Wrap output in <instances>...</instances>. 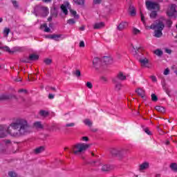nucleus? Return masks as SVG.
Returning a JSON list of instances; mask_svg holds the SVG:
<instances>
[{
  "instance_id": "obj_24",
  "label": "nucleus",
  "mask_w": 177,
  "mask_h": 177,
  "mask_svg": "<svg viewBox=\"0 0 177 177\" xmlns=\"http://www.w3.org/2000/svg\"><path fill=\"white\" fill-rule=\"evenodd\" d=\"M127 26H128V24H127V22H122L118 26V30H119V31H122V30H124V28H125Z\"/></svg>"
},
{
  "instance_id": "obj_27",
  "label": "nucleus",
  "mask_w": 177,
  "mask_h": 177,
  "mask_svg": "<svg viewBox=\"0 0 177 177\" xmlns=\"http://www.w3.org/2000/svg\"><path fill=\"white\" fill-rule=\"evenodd\" d=\"M155 109L159 113H165V108L164 106H156Z\"/></svg>"
},
{
  "instance_id": "obj_49",
  "label": "nucleus",
  "mask_w": 177,
  "mask_h": 177,
  "mask_svg": "<svg viewBox=\"0 0 177 177\" xmlns=\"http://www.w3.org/2000/svg\"><path fill=\"white\" fill-rule=\"evenodd\" d=\"M86 86L87 88H88V89H92V88H93V85H92V83L90 82H87Z\"/></svg>"
},
{
  "instance_id": "obj_35",
  "label": "nucleus",
  "mask_w": 177,
  "mask_h": 177,
  "mask_svg": "<svg viewBox=\"0 0 177 177\" xmlns=\"http://www.w3.org/2000/svg\"><path fill=\"white\" fill-rule=\"evenodd\" d=\"M70 12L73 16H74L75 19H80V15H77V11H75L73 10H70Z\"/></svg>"
},
{
  "instance_id": "obj_7",
  "label": "nucleus",
  "mask_w": 177,
  "mask_h": 177,
  "mask_svg": "<svg viewBox=\"0 0 177 177\" xmlns=\"http://www.w3.org/2000/svg\"><path fill=\"white\" fill-rule=\"evenodd\" d=\"M111 154L113 157H122L125 154L124 149L112 148L111 149Z\"/></svg>"
},
{
  "instance_id": "obj_1",
  "label": "nucleus",
  "mask_w": 177,
  "mask_h": 177,
  "mask_svg": "<svg viewBox=\"0 0 177 177\" xmlns=\"http://www.w3.org/2000/svg\"><path fill=\"white\" fill-rule=\"evenodd\" d=\"M7 132L13 138H21L31 133L32 127L28 122V120L24 118H17L8 127Z\"/></svg>"
},
{
  "instance_id": "obj_46",
  "label": "nucleus",
  "mask_w": 177,
  "mask_h": 177,
  "mask_svg": "<svg viewBox=\"0 0 177 177\" xmlns=\"http://www.w3.org/2000/svg\"><path fill=\"white\" fill-rule=\"evenodd\" d=\"M67 24L73 26V24H75V20L74 19H70L67 21Z\"/></svg>"
},
{
  "instance_id": "obj_54",
  "label": "nucleus",
  "mask_w": 177,
  "mask_h": 177,
  "mask_svg": "<svg viewBox=\"0 0 177 177\" xmlns=\"http://www.w3.org/2000/svg\"><path fill=\"white\" fill-rule=\"evenodd\" d=\"M164 75H168V74H169V68H167L164 73H163Z\"/></svg>"
},
{
  "instance_id": "obj_47",
  "label": "nucleus",
  "mask_w": 177,
  "mask_h": 177,
  "mask_svg": "<svg viewBox=\"0 0 177 177\" xmlns=\"http://www.w3.org/2000/svg\"><path fill=\"white\" fill-rule=\"evenodd\" d=\"M140 32V30H138V28H133V33L135 35L139 34Z\"/></svg>"
},
{
  "instance_id": "obj_53",
  "label": "nucleus",
  "mask_w": 177,
  "mask_h": 177,
  "mask_svg": "<svg viewBox=\"0 0 177 177\" xmlns=\"http://www.w3.org/2000/svg\"><path fill=\"white\" fill-rule=\"evenodd\" d=\"M167 27H169L170 28V27L172 26V21L171 20H167Z\"/></svg>"
},
{
  "instance_id": "obj_25",
  "label": "nucleus",
  "mask_w": 177,
  "mask_h": 177,
  "mask_svg": "<svg viewBox=\"0 0 177 177\" xmlns=\"http://www.w3.org/2000/svg\"><path fill=\"white\" fill-rule=\"evenodd\" d=\"M39 115H41V117H48V115H49V112L48 111H45V110H41L39 112Z\"/></svg>"
},
{
  "instance_id": "obj_26",
  "label": "nucleus",
  "mask_w": 177,
  "mask_h": 177,
  "mask_svg": "<svg viewBox=\"0 0 177 177\" xmlns=\"http://www.w3.org/2000/svg\"><path fill=\"white\" fill-rule=\"evenodd\" d=\"M84 124H85V125H87V127H89V128H91L93 123L89 119H85L84 120Z\"/></svg>"
},
{
  "instance_id": "obj_38",
  "label": "nucleus",
  "mask_w": 177,
  "mask_h": 177,
  "mask_svg": "<svg viewBox=\"0 0 177 177\" xmlns=\"http://www.w3.org/2000/svg\"><path fill=\"white\" fill-rule=\"evenodd\" d=\"M9 32H10V29L9 28H5L3 30L5 37H8V35H9Z\"/></svg>"
},
{
  "instance_id": "obj_18",
  "label": "nucleus",
  "mask_w": 177,
  "mask_h": 177,
  "mask_svg": "<svg viewBox=\"0 0 177 177\" xmlns=\"http://www.w3.org/2000/svg\"><path fill=\"white\" fill-rule=\"evenodd\" d=\"M102 62V59L100 58L96 57L93 60V65L95 68H97V66H99V63Z\"/></svg>"
},
{
  "instance_id": "obj_56",
  "label": "nucleus",
  "mask_w": 177,
  "mask_h": 177,
  "mask_svg": "<svg viewBox=\"0 0 177 177\" xmlns=\"http://www.w3.org/2000/svg\"><path fill=\"white\" fill-rule=\"evenodd\" d=\"M20 62L21 63H30V61H29L28 58L26 59H20Z\"/></svg>"
},
{
  "instance_id": "obj_39",
  "label": "nucleus",
  "mask_w": 177,
  "mask_h": 177,
  "mask_svg": "<svg viewBox=\"0 0 177 177\" xmlns=\"http://www.w3.org/2000/svg\"><path fill=\"white\" fill-rule=\"evenodd\" d=\"M12 3L15 9H19V3L16 0H12Z\"/></svg>"
},
{
  "instance_id": "obj_23",
  "label": "nucleus",
  "mask_w": 177,
  "mask_h": 177,
  "mask_svg": "<svg viewBox=\"0 0 177 177\" xmlns=\"http://www.w3.org/2000/svg\"><path fill=\"white\" fill-rule=\"evenodd\" d=\"M33 126L36 129H44V125H42V123L41 122H35L33 124Z\"/></svg>"
},
{
  "instance_id": "obj_31",
  "label": "nucleus",
  "mask_w": 177,
  "mask_h": 177,
  "mask_svg": "<svg viewBox=\"0 0 177 177\" xmlns=\"http://www.w3.org/2000/svg\"><path fill=\"white\" fill-rule=\"evenodd\" d=\"M41 28H45V32H50V28H48V25L46 24H44L41 26Z\"/></svg>"
},
{
  "instance_id": "obj_29",
  "label": "nucleus",
  "mask_w": 177,
  "mask_h": 177,
  "mask_svg": "<svg viewBox=\"0 0 177 177\" xmlns=\"http://www.w3.org/2000/svg\"><path fill=\"white\" fill-rule=\"evenodd\" d=\"M0 49L4 50L5 52H8V53H10V52H12V50H10V48H9V46H1Z\"/></svg>"
},
{
  "instance_id": "obj_55",
  "label": "nucleus",
  "mask_w": 177,
  "mask_h": 177,
  "mask_svg": "<svg viewBox=\"0 0 177 177\" xmlns=\"http://www.w3.org/2000/svg\"><path fill=\"white\" fill-rule=\"evenodd\" d=\"M140 16H141V21H142V23H145V15H143V13H142V11H140Z\"/></svg>"
},
{
  "instance_id": "obj_4",
  "label": "nucleus",
  "mask_w": 177,
  "mask_h": 177,
  "mask_svg": "<svg viewBox=\"0 0 177 177\" xmlns=\"http://www.w3.org/2000/svg\"><path fill=\"white\" fill-rule=\"evenodd\" d=\"M35 16H42V17H46L49 15V9L48 7H42L41 6H37L35 7L32 12Z\"/></svg>"
},
{
  "instance_id": "obj_3",
  "label": "nucleus",
  "mask_w": 177,
  "mask_h": 177,
  "mask_svg": "<svg viewBox=\"0 0 177 177\" xmlns=\"http://www.w3.org/2000/svg\"><path fill=\"white\" fill-rule=\"evenodd\" d=\"M92 145L85 143H77L72 147V151L75 156H81L82 153H85Z\"/></svg>"
},
{
  "instance_id": "obj_40",
  "label": "nucleus",
  "mask_w": 177,
  "mask_h": 177,
  "mask_svg": "<svg viewBox=\"0 0 177 177\" xmlns=\"http://www.w3.org/2000/svg\"><path fill=\"white\" fill-rule=\"evenodd\" d=\"M76 5H84L85 3L84 0H73Z\"/></svg>"
},
{
  "instance_id": "obj_17",
  "label": "nucleus",
  "mask_w": 177,
  "mask_h": 177,
  "mask_svg": "<svg viewBox=\"0 0 177 177\" xmlns=\"http://www.w3.org/2000/svg\"><path fill=\"white\" fill-rule=\"evenodd\" d=\"M43 151H45V147L41 146L34 149L35 154H41Z\"/></svg>"
},
{
  "instance_id": "obj_13",
  "label": "nucleus",
  "mask_w": 177,
  "mask_h": 177,
  "mask_svg": "<svg viewBox=\"0 0 177 177\" xmlns=\"http://www.w3.org/2000/svg\"><path fill=\"white\" fill-rule=\"evenodd\" d=\"M115 78H117L118 81V80L120 81H125V80H127V75H125V74H124V73L122 72H119L116 76V77Z\"/></svg>"
},
{
  "instance_id": "obj_28",
  "label": "nucleus",
  "mask_w": 177,
  "mask_h": 177,
  "mask_svg": "<svg viewBox=\"0 0 177 177\" xmlns=\"http://www.w3.org/2000/svg\"><path fill=\"white\" fill-rule=\"evenodd\" d=\"M62 38V35H56V34H53L51 36V39H54V41H59V39Z\"/></svg>"
},
{
  "instance_id": "obj_51",
  "label": "nucleus",
  "mask_w": 177,
  "mask_h": 177,
  "mask_svg": "<svg viewBox=\"0 0 177 177\" xmlns=\"http://www.w3.org/2000/svg\"><path fill=\"white\" fill-rule=\"evenodd\" d=\"M144 131L147 135L151 136V131H150L148 128L145 129Z\"/></svg>"
},
{
  "instance_id": "obj_64",
  "label": "nucleus",
  "mask_w": 177,
  "mask_h": 177,
  "mask_svg": "<svg viewBox=\"0 0 177 177\" xmlns=\"http://www.w3.org/2000/svg\"><path fill=\"white\" fill-rule=\"evenodd\" d=\"M15 81L16 82H21V77H17V78L15 79Z\"/></svg>"
},
{
  "instance_id": "obj_6",
  "label": "nucleus",
  "mask_w": 177,
  "mask_h": 177,
  "mask_svg": "<svg viewBox=\"0 0 177 177\" xmlns=\"http://www.w3.org/2000/svg\"><path fill=\"white\" fill-rule=\"evenodd\" d=\"M145 5L148 10H151V9L160 10V4H158V3L147 1H146Z\"/></svg>"
},
{
  "instance_id": "obj_61",
  "label": "nucleus",
  "mask_w": 177,
  "mask_h": 177,
  "mask_svg": "<svg viewBox=\"0 0 177 177\" xmlns=\"http://www.w3.org/2000/svg\"><path fill=\"white\" fill-rule=\"evenodd\" d=\"M4 143L5 145H10L12 142L10 141V140H4Z\"/></svg>"
},
{
  "instance_id": "obj_21",
  "label": "nucleus",
  "mask_w": 177,
  "mask_h": 177,
  "mask_svg": "<svg viewBox=\"0 0 177 177\" xmlns=\"http://www.w3.org/2000/svg\"><path fill=\"white\" fill-rule=\"evenodd\" d=\"M29 62H35V60H38L39 59V56L35 54H31L29 55V57L28 58Z\"/></svg>"
},
{
  "instance_id": "obj_43",
  "label": "nucleus",
  "mask_w": 177,
  "mask_h": 177,
  "mask_svg": "<svg viewBox=\"0 0 177 177\" xmlns=\"http://www.w3.org/2000/svg\"><path fill=\"white\" fill-rule=\"evenodd\" d=\"M57 127L55 124H52L51 126L48 127V130L50 131V132H53L55 129H56Z\"/></svg>"
},
{
  "instance_id": "obj_41",
  "label": "nucleus",
  "mask_w": 177,
  "mask_h": 177,
  "mask_svg": "<svg viewBox=\"0 0 177 177\" xmlns=\"http://www.w3.org/2000/svg\"><path fill=\"white\" fill-rule=\"evenodd\" d=\"M74 75L77 77V78H80L81 77V71L79 69L76 70L75 72H73Z\"/></svg>"
},
{
  "instance_id": "obj_58",
  "label": "nucleus",
  "mask_w": 177,
  "mask_h": 177,
  "mask_svg": "<svg viewBox=\"0 0 177 177\" xmlns=\"http://www.w3.org/2000/svg\"><path fill=\"white\" fill-rule=\"evenodd\" d=\"M48 99H50V100L55 99V95H53L52 93H49L48 94Z\"/></svg>"
},
{
  "instance_id": "obj_57",
  "label": "nucleus",
  "mask_w": 177,
  "mask_h": 177,
  "mask_svg": "<svg viewBox=\"0 0 177 177\" xmlns=\"http://www.w3.org/2000/svg\"><path fill=\"white\" fill-rule=\"evenodd\" d=\"M80 48H85V43L84 42V41L80 42Z\"/></svg>"
},
{
  "instance_id": "obj_12",
  "label": "nucleus",
  "mask_w": 177,
  "mask_h": 177,
  "mask_svg": "<svg viewBox=\"0 0 177 177\" xmlns=\"http://www.w3.org/2000/svg\"><path fill=\"white\" fill-rule=\"evenodd\" d=\"M101 62L104 64H113V58L107 56H104L101 59Z\"/></svg>"
},
{
  "instance_id": "obj_52",
  "label": "nucleus",
  "mask_w": 177,
  "mask_h": 177,
  "mask_svg": "<svg viewBox=\"0 0 177 177\" xmlns=\"http://www.w3.org/2000/svg\"><path fill=\"white\" fill-rule=\"evenodd\" d=\"M150 78L153 82H157V77H156V76L152 75L150 77Z\"/></svg>"
},
{
  "instance_id": "obj_50",
  "label": "nucleus",
  "mask_w": 177,
  "mask_h": 177,
  "mask_svg": "<svg viewBox=\"0 0 177 177\" xmlns=\"http://www.w3.org/2000/svg\"><path fill=\"white\" fill-rule=\"evenodd\" d=\"M106 9L109 13H111L113 11V6H111V5H109L106 6Z\"/></svg>"
},
{
  "instance_id": "obj_36",
  "label": "nucleus",
  "mask_w": 177,
  "mask_h": 177,
  "mask_svg": "<svg viewBox=\"0 0 177 177\" xmlns=\"http://www.w3.org/2000/svg\"><path fill=\"white\" fill-rule=\"evenodd\" d=\"M154 53H155V55H156V56L161 57V55H162V50H161L160 49H157L154 51Z\"/></svg>"
},
{
  "instance_id": "obj_44",
  "label": "nucleus",
  "mask_w": 177,
  "mask_h": 177,
  "mask_svg": "<svg viewBox=\"0 0 177 177\" xmlns=\"http://www.w3.org/2000/svg\"><path fill=\"white\" fill-rule=\"evenodd\" d=\"M8 176L9 177H17V174H16V172L15 171H9L8 172Z\"/></svg>"
},
{
  "instance_id": "obj_48",
  "label": "nucleus",
  "mask_w": 177,
  "mask_h": 177,
  "mask_svg": "<svg viewBox=\"0 0 177 177\" xmlns=\"http://www.w3.org/2000/svg\"><path fill=\"white\" fill-rule=\"evenodd\" d=\"M66 128H69V127H75V123L72 122V123H68L65 125Z\"/></svg>"
},
{
  "instance_id": "obj_10",
  "label": "nucleus",
  "mask_w": 177,
  "mask_h": 177,
  "mask_svg": "<svg viewBox=\"0 0 177 177\" xmlns=\"http://www.w3.org/2000/svg\"><path fill=\"white\" fill-rule=\"evenodd\" d=\"M112 81H113V83L115 85V90L116 91H121V88L122 86V84H121V82H120V81H118V79L113 78Z\"/></svg>"
},
{
  "instance_id": "obj_5",
  "label": "nucleus",
  "mask_w": 177,
  "mask_h": 177,
  "mask_svg": "<svg viewBox=\"0 0 177 177\" xmlns=\"http://www.w3.org/2000/svg\"><path fill=\"white\" fill-rule=\"evenodd\" d=\"M167 15L169 17H177L176 5L171 4L167 11Z\"/></svg>"
},
{
  "instance_id": "obj_34",
  "label": "nucleus",
  "mask_w": 177,
  "mask_h": 177,
  "mask_svg": "<svg viewBox=\"0 0 177 177\" xmlns=\"http://www.w3.org/2000/svg\"><path fill=\"white\" fill-rule=\"evenodd\" d=\"M158 13L157 11H152L149 17L151 19H156V17H157Z\"/></svg>"
},
{
  "instance_id": "obj_11",
  "label": "nucleus",
  "mask_w": 177,
  "mask_h": 177,
  "mask_svg": "<svg viewBox=\"0 0 177 177\" xmlns=\"http://www.w3.org/2000/svg\"><path fill=\"white\" fill-rule=\"evenodd\" d=\"M139 62L141 63L142 67L150 68V64H149V59H147V58L140 59Z\"/></svg>"
},
{
  "instance_id": "obj_15",
  "label": "nucleus",
  "mask_w": 177,
  "mask_h": 177,
  "mask_svg": "<svg viewBox=\"0 0 177 177\" xmlns=\"http://www.w3.org/2000/svg\"><path fill=\"white\" fill-rule=\"evenodd\" d=\"M50 15L52 17H57V15H59L58 8L56 7H53L50 10Z\"/></svg>"
},
{
  "instance_id": "obj_20",
  "label": "nucleus",
  "mask_w": 177,
  "mask_h": 177,
  "mask_svg": "<svg viewBox=\"0 0 177 177\" xmlns=\"http://www.w3.org/2000/svg\"><path fill=\"white\" fill-rule=\"evenodd\" d=\"M136 92L139 96H141L142 99H146V97H145V93L146 91H145V90L142 88H138L137 90H136Z\"/></svg>"
},
{
  "instance_id": "obj_2",
  "label": "nucleus",
  "mask_w": 177,
  "mask_h": 177,
  "mask_svg": "<svg viewBox=\"0 0 177 177\" xmlns=\"http://www.w3.org/2000/svg\"><path fill=\"white\" fill-rule=\"evenodd\" d=\"M165 28L164 22L160 20L156 21L155 24H152L149 28L151 30H155L153 32V37L155 38H161L162 37V30Z\"/></svg>"
},
{
  "instance_id": "obj_8",
  "label": "nucleus",
  "mask_w": 177,
  "mask_h": 177,
  "mask_svg": "<svg viewBox=\"0 0 177 177\" xmlns=\"http://www.w3.org/2000/svg\"><path fill=\"white\" fill-rule=\"evenodd\" d=\"M12 99H16V95L13 94H2L0 95V102L10 100Z\"/></svg>"
},
{
  "instance_id": "obj_42",
  "label": "nucleus",
  "mask_w": 177,
  "mask_h": 177,
  "mask_svg": "<svg viewBox=\"0 0 177 177\" xmlns=\"http://www.w3.org/2000/svg\"><path fill=\"white\" fill-rule=\"evenodd\" d=\"M3 153H6V147L5 146H0V154H3Z\"/></svg>"
},
{
  "instance_id": "obj_45",
  "label": "nucleus",
  "mask_w": 177,
  "mask_h": 177,
  "mask_svg": "<svg viewBox=\"0 0 177 177\" xmlns=\"http://www.w3.org/2000/svg\"><path fill=\"white\" fill-rule=\"evenodd\" d=\"M151 96L152 102H157V100H158V97H157V95H156V94L153 93Z\"/></svg>"
},
{
  "instance_id": "obj_9",
  "label": "nucleus",
  "mask_w": 177,
  "mask_h": 177,
  "mask_svg": "<svg viewBox=\"0 0 177 177\" xmlns=\"http://www.w3.org/2000/svg\"><path fill=\"white\" fill-rule=\"evenodd\" d=\"M68 6H70V3H68V1H66L60 7L62 12H63V13L66 15H68V10H67V8H68Z\"/></svg>"
},
{
  "instance_id": "obj_32",
  "label": "nucleus",
  "mask_w": 177,
  "mask_h": 177,
  "mask_svg": "<svg viewBox=\"0 0 177 177\" xmlns=\"http://www.w3.org/2000/svg\"><path fill=\"white\" fill-rule=\"evenodd\" d=\"M170 168L174 172H177V164L176 163H171L170 165Z\"/></svg>"
},
{
  "instance_id": "obj_60",
  "label": "nucleus",
  "mask_w": 177,
  "mask_h": 177,
  "mask_svg": "<svg viewBox=\"0 0 177 177\" xmlns=\"http://www.w3.org/2000/svg\"><path fill=\"white\" fill-rule=\"evenodd\" d=\"M93 2L95 5H99V3H102V0H93Z\"/></svg>"
},
{
  "instance_id": "obj_19",
  "label": "nucleus",
  "mask_w": 177,
  "mask_h": 177,
  "mask_svg": "<svg viewBox=\"0 0 177 177\" xmlns=\"http://www.w3.org/2000/svg\"><path fill=\"white\" fill-rule=\"evenodd\" d=\"M103 27H104V22L96 23L93 26L94 30H100V28H103Z\"/></svg>"
},
{
  "instance_id": "obj_63",
  "label": "nucleus",
  "mask_w": 177,
  "mask_h": 177,
  "mask_svg": "<svg viewBox=\"0 0 177 177\" xmlns=\"http://www.w3.org/2000/svg\"><path fill=\"white\" fill-rule=\"evenodd\" d=\"M18 92H19V93H27V90H26V89H19V91H18Z\"/></svg>"
},
{
  "instance_id": "obj_33",
  "label": "nucleus",
  "mask_w": 177,
  "mask_h": 177,
  "mask_svg": "<svg viewBox=\"0 0 177 177\" xmlns=\"http://www.w3.org/2000/svg\"><path fill=\"white\" fill-rule=\"evenodd\" d=\"M44 63H45L46 66H50V64H52V59L46 58L44 59Z\"/></svg>"
},
{
  "instance_id": "obj_37",
  "label": "nucleus",
  "mask_w": 177,
  "mask_h": 177,
  "mask_svg": "<svg viewBox=\"0 0 177 177\" xmlns=\"http://www.w3.org/2000/svg\"><path fill=\"white\" fill-rule=\"evenodd\" d=\"M19 50H20V48L13 47L10 51V54L13 55V53H16V52H19Z\"/></svg>"
},
{
  "instance_id": "obj_14",
  "label": "nucleus",
  "mask_w": 177,
  "mask_h": 177,
  "mask_svg": "<svg viewBox=\"0 0 177 177\" xmlns=\"http://www.w3.org/2000/svg\"><path fill=\"white\" fill-rule=\"evenodd\" d=\"M111 169H113V167H111V165H104L102 167L101 171H102V172H109V171H111Z\"/></svg>"
},
{
  "instance_id": "obj_62",
  "label": "nucleus",
  "mask_w": 177,
  "mask_h": 177,
  "mask_svg": "<svg viewBox=\"0 0 177 177\" xmlns=\"http://www.w3.org/2000/svg\"><path fill=\"white\" fill-rule=\"evenodd\" d=\"M166 53H168L169 55H171L172 53V50L171 49L165 48Z\"/></svg>"
},
{
  "instance_id": "obj_22",
  "label": "nucleus",
  "mask_w": 177,
  "mask_h": 177,
  "mask_svg": "<svg viewBox=\"0 0 177 177\" xmlns=\"http://www.w3.org/2000/svg\"><path fill=\"white\" fill-rule=\"evenodd\" d=\"M129 15L131 16H136V10L133 6H130L129 8Z\"/></svg>"
},
{
  "instance_id": "obj_30",
  "label": "nucleus",
  "mask_w": 177,
  "mask_h": 177,
  "mask_svg": "<svg viewBox=\"0 0 177 177\" xmlns=\"http://www.w3.org/2000/svg\"><path fill=\"white\" fill-rule=\"evenodd\" d=\"M5 136H6V134L5 133V131H3V127H0V139L5 138Z\"/></svg>"
},
{
  "instance_id": "obj_16",
  "label": "nucleus",
  "mask_w": 177,
  "mask_h": 177,
  "mask_svg": "<svg viewBox=\"0 0 177 177\" xmlns=\"http://www.w3.org/2000/svg\"><path fill=\"white\" fill-rule=\"evenodd\" d=\"M149 162H145L142 164L140 165L139 171H145L149 168Z\"/></svg>"
},
{
  "instance_id": "obj_59",
  "label": "nucleus",
  "mask_w": 177,
  "mask_h": 177,
  "mask_svg": "<svg viewBox=\"0 0 177 177\" xmlns=\"http://www.w3.org/2000/svg\"><path fill=\"white\" fill-rule=\"evenodd\" d=\"M82 140H83L84 142H88V140H89V138L86 136H84L82 138Z\"/></svg>"
}]
</instances>
